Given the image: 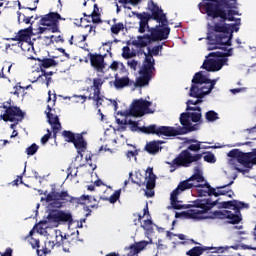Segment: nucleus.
I'll return each instance as SVG.
<instances>
[{
	"label": "nucleus",
	"instance_id": "58",
	"mask_svg": "<svg viewBox=\"0 0 256 256\" xmlns=\"http://www.w3.org/2000/svg\"><path fill=\"white\" fill-rule=\"evenodd\" d=\"M43 33H51V29L47 28V26L39 27L37 34L38 35H43Z\"/></svg>",
	"mask_w": 256,
	"mask_h": 256
},
{
	"label": "nucleus",
	"instance_id": "36",
	"mask_svg": "<svg viewBox=\"0 0 256 256\" xmlns=\"http://www.w3.org/2000/svg\"><path fill=\"white\" fill-rule=\"evenodd\" d=\"M59 223H73V216L71 213L59 211Z\"/></svg>",
	"mask_w": 256,
	"mask_h": 256
},
{
	"label": "nucleus",
	"instance_id": "30",
	"mask_svg": "<svg viewBox=\"0 0 256 256\" xmlns=\"http://www.w3.org/2000/svg\"><path fill=\"white\" fill-rule=\"evenodd\" d=\"M179 193H171L170 201L173 209L181 210V209H187L189 206L182 205V201H179L178 198Z\"/></svg>",
	"mask_w": 256,
	"mask_h": 256
},
{
	"label": "nucleus",
	"instance_id": "4",
	"mask_svg": "<svg viewBox=\"0 0 256 256\" xmlns=\"http://www.w3.org/2000/svg\"><path fill=\"white\" fill-rule=\"evenodd\" d=\"M219 208L232 209L234 213L229 210H216L213 212L214 219H228L230 225H239L243 221L241 209H249V204L238 200H230L219 203Z\"/></svg>",
	"mask_w": 256,
	"mask_h": 256
},
{
	"label": "nucleus",
	"instance_id": "54",
	"mask_svg": "<svg viewBox=\"0 0 256 256\" xmlns=\"http://www.w3.org/2000/svg\"><path fill=\"white\" fill-rule=\"evenodd\" d=\"M92 157H93V154H89V155H86L85 159L88 162L89 167H91L92 171H95L97 169V165L89 162L91 161Z\"/></svg>",
	"mask_w": 256,
	"mask_h": 256
},
{
	"label": "nucleus",
	"instance_id": "11",
	"mask_svg": "<svg viewBox=\"0 0 256 256\" xmlns=\"http://www.w3.org/2000/svg\"><path fill=\"white\" fill-rule=\"evenodd\" d=\"M147 9L148 11H151L152 14H149L147 12L135 13L137 19L140 20L139 23H142L144 25H149V20L154 19V21H157V23H159V27H161V8H159V6L155 4L153 0H149Z\"/></svg>",
	"mask_w": 256,
	"mask_h": 256
},
{
	"label": "nucleus",
	"instance_id": "21",
	"mask_svg": "<svg viewBox=\"0 0 256 256\" xmlns=\"http://www.w3.org/2000/svg\"><path fill=\"white\" fill-rule=\"evenodd\" d=\"M205 251H211V253H223V247H201L195 246L186 252L188 256H201Z\"/></svg>",
	"mask_w": 256,
	"mask_h": 256
},
{
	"label": "nucleus",
	"instance_id": "51",
	"mask_svg": "<svg viewBox=\"0 0 256 256\" xmlns=\"http://www.w3.org/2000/svg\"><path fill=\"white\" fill-rule=\"evenodd\" d=\"M52 135H53V133L51 132V130L47 129V134H45L41 138L42 145H45L49 141V138L52 137Z\"/></svg>",
	"mask_w": 256,
	"mask_h": 256
},
{
	"label": "nucleus",
	"instance_id": "9",
	"mask_svg": "<svg viewBox=\"0 0 256 256\" xmlns=\"http://www.w3.org/2000/svg\"><path fill=\"white\" fill-rule=\"evenodd\" d=\"M66 143H73L78 155L83 158V153L87 151V141L81 133H73L71 130H64L61 133Z\"/></svg>",
	"mask_w": 256,
	"mask_h": 256
},
{
	"label": "nucleus",
	"instance_id": "12",
	"mask_svg": "<svg viewBox=\"0 0 256 256\" xmlns=\"http://www.w3.org/2000/svg\"><path fill=\"white\" fill-rule=\"evenodd\" d=\"M104 83L105 79L97 77L93 79V85L86 89L87 93H90L88 95V101H94L97 108L101 107L105 101V96L101 95V89H103ZM91 89H93V93H91Z\"/></svg>",
	"mask_w": 256,
	"mask_h": 256
},
{
	"label": "nucleus",
	"instance_id": "49",
	"mask_svg": "<svg viewBox=\"0 0 256 256\" xmlns=\"http://www.w3.org/2000/svg\"><path fill=\"white\" fill-rule=\"evenodd\" d=\"M204 161H206V163H215V154L211 153V152H207L204 154Z\"/></svg>",
	"mask_w": 256,
	"mask_h": 256
},
{
	"label": "nucleus",
	"instance_id": "56",
	"mask_svg": "<svg viewBox=\"0 0 256 256\" xmlns=\"http://www.w3.org/2000/svg\"><path fill=\"white\" fill-rule=\"evenodd\" d=\"M73 97H74V99H78L77 103H79V101H80V103H85V101H87V99H89V96H85V95H74Z\"/></svg>",
	"mask_w": 256,
	"mask_h": 256
},
{
	"label": "nucleus",
	"instance_id": "5",
	"mask_svg": "<svg viewBox=\"0 0 256 256\" xmlns=\"http://www.w3.org/2000/svg\"><path fill=\"white\" fill-rule=\"evenodd\" d=\"M219 197L220 195H227L226 193H208V198L198 199L196 200L195 206L201 210L191 209L184 212H176L175 217L179 219L184 217V219H195L197 221H201L203 219H207L203 215V213H207V211H211L215 207V205H219V200H213L211 197Z\"/></svg>",
	"mask_w": 256,
	"mask_h": 256
},
{
	"label": "nucleus",
	"instance_id": "7",
	"mask_svg": "<svg viewBox=\"0 0 256 256\" xmlns=\"http://www.w3.org/2000/svg\"><path fill=\"white\" fill-rule=\"evenodd\" d=\"M203 166L198 164L194 167V174L186 181L181 182L173 193H181L187 191V189H193L195 187L198 193H215V188H211L208 183H203Z\"/></svg>",
	"mask_w": 256,
	"mask_h": 256
},
{
	"label": "nucleus",
	"instance_id": "29",
	"mask_svg": "<svg viewBox=\"0 0 256 256\" xmlns=\"http://www.w3.org/2000/svg\"><path fill=\"white\" fill-rule=\"evenodd\" d=\"M161 145L160 140L158 141H150L145 145L144 150L149 153V155H157V153H159V149H161V147L159 146Z\"/></svg>",
	"mask_w": 256,
	"mask_h": 256
},
{
	"label": "nucleus",
	"instance_id": "14",
	"mask_svg": "<svg viewBox=\"0 0 256 256\" xmlns=\"http://www.w3.org/2000/svg\"><path fill=\"white\" fill-rule=\"evenodd\" d=\"M151 107V102L144 100V99H138L135 100L129 110H126L123 115L125 117H143L146 113H149V108Z\"/></svg>",
	"mask_w": 256,
	"mask_h": 256
},
{
	"label": "nucleus",
	"instance_id": "57",
	"mask_svg": "<svg viewBox=\"0 0 256 256\" xmlns=\"http://www.w3.org/2000/svg\"><path fill=\"white\" fill-rule=\"evenodd\" d=\"M18 3V9H24V11H37V5L33 8L31 7H25V6H21V2L20 1H17Z\"/></svg>",
	"mask_w": 256,
	"mask_h": 256
},
{
	"label": "nucleus",
	"instance_id": "26",
	"mask_svg": "<svg viewBox=\"0 0 256 256\" xmlns=\"http://www.w3.org/2000/svg\"><path fill=\"white\" fill-rule=\"evenodd\" d=\"M147 49H148V52L144 53L145 59H144L143 64L147 65V59H149L150 65H152V67H155V59H153V55L154 56L159 55V49H161V46L158 45V46H154L152 48L148 47Z\"/></svg>",
	"mask_w": 256,
	"mask_h": 256
},
{
	"label": "nucleus",
	"instance_id": "46",
	"mask_svg": "<svg viewBox=\"0 0 256 256\" xmlns=\"http://www.w3.org/2000/svg\"><path fill=\"white\" fill-rule=\"evenodd\" d=\"M37 151H39V146L35 143H33L28 148H26V154L29 156L35 155V153H37Z\"/></svg>",
	"mask_w": 256,
	"mask_h": 256
},
{
	"label": "nucleus",
	"instance_id": "20",
	"mask_svg": "<svg viewBox=\"0 0 256 256\" xmlns=\"http://www.w3.org/2000/svg\"><path fill=\"white\" fill-rule=\"evenodd\" d=\"M33 35V26H29L28 28L21 29L18 31L15 37L7 38V41H17L18 47H21L23 43H29L31 41V36Z\"/></svg>",
	"mask_w": 256,
	"mask_h": 256
},
{
	"label": "nucleus",
	"instance_id": "64",
	"mask_svg": "<svg viewBox=\"0 0 256 256\" xmlns=\"http://www.w3.org/2000/svg\"><path fill=\"white\" fill-rule=\"evenodd\" d=\"M146 28L149 29V24L139 23V33H144Z\"/></svg>",
	"mask_w": 256,
	"mask_h": 256
},
{
	"label": "nucleus",
	"instance_id": "33",
	"mask_svg": "<svg viewBox=\"0 0 256 256\" xmlns=\"http://www.w3.org/2000/svg\"><path fill=\"white\" fill-rule=\"evenodd\" d=\"M83 15L84 17H91L92 22L94 23H102L101 14L99 13V7H97V4H94V10L90 15H87L86 13H84Z\"/></svg>",
	"mask_w": 256,
	"mask_h": 256
},
{
	"label": "nucleus",
	"instance_id": "50",
	"mask_svg": "<svg viewBox=\"0 0 256 256\" xmlns=\"http://www.w3.org/2000/svg\"><path fill=\"white\" fill-rule=\"evenodd\" d=\"M54 37H55V35L44 36L43 41H44L46 47H49L50 45H53V43H55V41L53 40Z\"/></svg>",
	"mask_w": 256,
	"mask_h": 256
},
{
	"label": "nucleus",
	"instance_id": "60",
	"mask_svg": "<svg viewBox=\"0 0 256 256\" xmlns=\"http://www.w3.org/2000/svg\"><path fill=\"white\" fill-rule=\"evenodd\" d=\"M19 183H23V176L22 175L17 176V178L12 181L13 186H15V185L17 186V185H19Z\"/></svg>",
	"mask_w": 256,
	"mask_h": 256
},
{
	"label": "nucleus",
	"instance_id": "28",
	"mask_svg": "<svg viewBox=\"0 0 256 256\" xmlns=\"http://www.w3.org/2000/svg\"><path fill=\"white\" fill-rule=\"evenodd\" d=\"M140 133H144V135H158V137H161V127H157L155 124L141 126Z\"/></svg>",
	"mask_w": 256,
	"mask_h": 256
},
{
	"label": "nucleus",
	"instance_id": "47",
	"mask_svg": "<svg viewBox=\"0 0 256 256\" xmlns=\"http://www.w3.org/2000/svg\"><path fill=\"white\" fill-rule=\"evenodd\" d=\"M50 193H67V191L63 190V185L52 184Z\"/></svg>",
	"mask_w": 256,
	"mask_h": 256
},
{
	"label": "nucleus",
	"instance_id": "15",
	"mask_svg": "<svg viewBox=\"0 0 256 256\" xmlns=\"http://www.w3.org/2000/svg\"><path fill=\"white\" fill-rule=\"evenodd\" d=\"M147 64H143L142 68L139 70V77L133 83L134 87H147L149 85V81H151L153 77V71H155V67L151 64L149 59L146 60Z\"/></svg>",
	"mask_w": 256,
	"mask_h": 256
},
{
	"label": "nucleus",
	"instance_id": "8",
	"mask_svg": "<svg viewBox=\"0 0 256 256\" xmlns=\"http://www.w3.org/2000/svg\"><path fill=\"white\" fill-rule=\"evenodd\" d=\"M219 78L211 80L209 79V72H198L192 79V87L190 89V97H196L197 99L208 95L210 91H213V87L217 85Z\"/></svg>",
	"mask_w": 256,
	"mask_h": 256
},
{
	"label": "nucleus",
	"instance_id": "52",
	"mask_svg": "<svg viewBox=\"0 0 256 256\" xmlns=\"http://www.w3.org/2000/svg\"><path fill=\"white\" fill-rule=\"evenodd\" d=\"M127 65L128 67H130V69H132L133 71H137V65H139V62H137L136 60H128L127 61Z\"/></svg>",
	"mask_w": 256,
	"mask_h": 256
},
{
	"label": "nucleus",
	"instance_id": "40",
	"mask_svg": "<svg viewBox=\"0 0 256 256\" xmlns=\"http://www.w3.org/2000/svg\"><path fill=\"white\" fill-rule=\"evenodd\" d=\"M136 53L135 52H131V48H129V46H124L122 48V57L123 59H132V57H136Z\"/></svg>",
	"mask_w": 256,
	"mask_h": 256
},
{
	"label": "nucleus",
	"instance_id": "16",
	"mask_svg": "<svg viewBox=\"0 0 256 256\" xmlns=\"http://www.w3.org/2000/svg\"><path fill=\"white\" fill-rule=\"evenodd\" d=\"M199 159H201V154L193 155L189 153V150H184L173 160V168L170 171L173 173L175 167H189L191 163H195V161H199Z\"/></svg>",
	"mask_w": 256,
	"mask_h": 256
},
{
	"label": "nucleus",
	"instance_id": "25",
	"mask_svg": "<svg viewBox=\"0 0 256 256\" xmlns=\"http://www.w3.org/2000/svg\"><path fill=\"white\" fill-rule=\"evenodd\" d=\"M169 33H171V28L169 27V21L167 16L161 13V41L169 38Z\"/></svg>",
	"mask_w": 256,
	"mask_h": 256
},
{
	"label": "nucleus",
	"instance_id": "45",
	"mask_svg": "<svg viewBox=\"0 0 256 256\" xmlns=\"http://www.w3.org/2000/svg\"><path fill=\"white\" fill-rule=\"evenodd\" d=\"M135 177L137 180L133 179V172L129 173V179H131L132 183H136V185H145V181H142L141 179H139V177H141V173L136 172Z\"/></svg>",
	"mask_w": 256,
	"mask_h": 256
},
{
	"label": "nucleus",
	"instance_id": "37",
	"mask_svg": "<svg viewBox=\"0 0 256 256\" xmlns=\"http://www.w3.org/2000/svg\"><path fill=\"white\" fill-rule=\"evenodd\" d=\"M37 81H40L42 82V85L49 87V85H51L52 78L51 76H47V72L45 70H42V74L38 76Z\"/></svg>",
	"mask_w": 256,
	"mask_h": 256
},
{
	"label": "nucleus",
	"instance_id": "41",
	"mask_svg": "<svg viewBox=\"0 0 256 256\" xmlns=\"http://www.w3.org/2000/svg\"><path fill=\"white\" fill-rule=\"evenodd\" d=\"M47 219L49 223H59V211L52 210L49 212Z\"/></svg>",
	"mask_w": 256,
	"mask_h": 256
},
{
	"label": "nucleus",
	"instance_id": "18",
	"mask_svg": "<svg viewBox=\"0 0 256 256\" xmlns=\"http://www.w3.org/2000/svg\"><path fill=\"white\" fill-rule=\"evenodd\" d=\"M88 57L90 59L91 67H93L97 73H105V67H107L105 57H107V55L89 52Z\"/></svg>",
	"mask_w": 256,
	"mask_h": 256
},
{
	"label": "nucleus",
	"instance_id": "17",
	"mask_svg": "<svg viewBox=\"0 0 256 256\" xmlns=\"http://www.w3.org/2000/svg\"><path fill=\"white\" fill-rule=\"evenodd\" d=\"M157 41H161V28H151L150 35L138 36V40L132 41V45H135V47H147V45Z\"/></svg>",
	"mask_w": 256,
	"mask_h": 256
},
{
	"label": "nucleus",
	"instance_id": "1",
	"mask_svg": "<svg viewBox=\"0 0 256 256\" xmlns=\"http://www.w3.org/2000/svg\"><path fill=\"white\" fill-rule=\"evenodd\" d=\"M237 0H203L199 4L201 13H207L208 21H213L214 25L208 24V51L219 49L217 55L207 59L203 65H227V57L233 55L231 49V39L233 32L239 31L241 19H237L235 24H226L225 21H235L233 15H237L235 10Z\"/></svg>",
	"mask_w": 256,
	"mask_h": 256
},
{
	"label": "nucleus",
	"instance_id": "31",
	"mask_svg": "<svg viewBox=\"0 0 256 256\" xmlns=\"http://www.w3.org/2000/svg\"><path fill=\"white\" fill-rule=\"evenodd\" d=\"M185 145H187V149L189 151H200L201 149V142L193 139H184Z\"/></svg>",
	"mask_w": 256,
	"mask_h": 256
},
{
	"label": "nucleus",
	"instance_id": "48",
	"mask_svg": "<svg viewBox=\"0 0 256 256\" xmlns=\"http://www.w3.org/2000/svg\"><path fill=\"white\" fill-rule=\"evenodd\" d=\"M207 121H217L219 119L218 114L215 111H209L206 113Z\"/></svg>",
	"mask_w": 256,
	"mask_h": 256
},
{
	"label": "nucleus",
	"instance_id": "43",
	"mask_svg": "<svg viewBox=\"0 0 256 256\" xmlns=\"http://www.w3.org/2000/svg\"><path fill=\"white\" fill-rule=\"evenodd\" d=\"M36 253L38 256L49 255V253H51V250L47 248V242H45L43 246H40L39 248H37Z\"/></svg>",
	"mask_w": 256,
	"mask_h": 256
},
{
	"label": "nucleus",
	"instance_id": "32",
	"mask_svg": "<svg viewBox=\"0 0 256 256\" xmlns=\"http://www.w3.org/2000/svg\"><path fill=\"white\" fill-rule=\"evenodd\" d=\"M147 245H149V242L140 241V242H137L136 244H132L130 246V249L131 251H133V255H137V253H141V251H143V249H145Z\"/></svg>",
	"mask_w": 256,
	"mask_h": 256
},
{
	"label": "nucleus",
	"instance_id": "3",
	"mask_svg": "<svg viewBox=\"0 0 256 256\" xmlns=\"http://www.w3.org/2000/svg\"><path fill=\"white\" fill-rule=\"evenodd\" d=\"M42 203H47L48 207L54 209H61L67 203H79L80 205H88L90 209L99 207V202L93 196L82 195L80 198L72 197L69 193H48L45 197L41 198Z\"/></svg>",
	"mask_w": 256,
	"mask_h": 256
},
{
	"label": "nucleus",
	"instance_id": "61",
	"mask_svg": "<svg viewBox=\"0 0 256 256\" xmlns=\"http://www.w3.org/2000/svg\"><path fill=\"white\" fill-rule=\"evenodd\" d=\"M0 256H13V249L7 248L4 253L0 252Z\"/></svg>",
	"mask_w": 256,
	"mask_h": 256
},
{
	"label": "nucleus",
	"instance_id": "62",
	"mask_svg": "<svg viewBox=\"0 0 256 256\" xmlns=\"http://www.w3.org/2000/svg\"><path fill=\"white\" fill-rule=\"evenodd\" d=\"M110 69L112 71H117L119 69V62L117 61H113L111 64H110Z\"/></svg>",
	"mask_w": 256,
	"mask_h": 256
},
{
	"label": "nucleus",
	"instance_id": "55",
	"mask_svg": "<svg viewBox=\"0 0 256 256\" xmlns=\"http://www.w3.org/2000/svg\"><path fill=\"white\" fill-rule=\"evenodd\" d=\"M119 197H121V193H114L109 197V202L117 203V201H119Z\"/></svg>",
	"mask_w": 256,
	"mask_h": 256
},
{
	"label": "nucleus",
	"instance_id": "2",
	"mask_svg": "<svg viewBox=\"0 0 256 256\" xmlns=\"http://www.w3.org/2000/svg\"><path fill=\"white\" fill-rule=\"evenodd\" d=\"M201 103V100H188L187 101V111L188 113H182L180 116V123L183 127H169L162 126L161 127V136L162 139L167 137L171 139V137H177V135H185L188 131H197L199 129V124L193 123H201V108L198 107Z\"/></svg>",
	"mask_w": 256,
	"mask_h": 256
},
{
	"label": "nucleus",
	"instance_id": "59",
	"mask_svg": "<svg viewBox=\"0 0 256 256\" xmlns=\"http://www.w3.org/2000/svg\"><path fill=\"white\" fill-rule=\"evenodd\" d=\"M40 243L39 239H33L31 242L32 249H39V247H41Z\"/></svg>",
	"mask_w": 256,
	"mask_h": 256
},
{
	"label": "nucleus",
	"instance_id": "44",
	"mask_svg": "<svg viewBox=\"0 0 256 256\" xmlns=\"http://www.w3.org/2000/svg\"><path fill=\"white\" fill-rule=\"evenodd\" d=\"M143 215L141 216V214H138L137 217L138 219H134V225H139V223H141V220L143 219V217H145V215L149 216V204L146 202V205L143 209Z\"/></svg>",
	"mask_w": 256,
	"mask_h": 256
},
{
	"label": "nucleus",
	"instance_id": "22",
	"mask_svg": "<svg viewBox=\"0 0 256 256\" xmlns=\"http://www.w3.org/2000/svg\"><path fill=\"white\" fill-rule=\"evenodd\" d=\"M146 189L147 191H149L150 193H155V191H153L155 189V181H157V176L153 173V168L148 167L146 169Z\"/></svg>",
	"mask_w": 256,
	"mask_h": 256
},
{
	"label": "nucleus",
	"instance_id": "6",
	"mask_svg": "<svg viewBox=\"0 0 256 256\" xmlns=\"http://www.w3.org/2000/svg\"><path fill=\"white\" fill-rule=\"evenodd\" d=\"M228 165L230 169H235L239 173H247L246 169H252L256 165V150L245 153L239 149L228 152Z\"/></svg>",
	"mask_w": 256,
	"mask_h": 256
},
{
	"label": "nucleus",
	"instance_id": "34",
	"mask_svg": "<svg viewBox=\"0 0 256 256\" xmlns=\"http://www.w3.org/2000/svg\"><path fill=\"white\" fill-rule=\"evenodd\" d=\"M18 16V23H25L26 25L30 24V27H33V22H31V19H33V15L27 16L25 13L17 12Z\"/></svg>",
	"mask_w": 256,
	"mask_h": 256
},
{
	"label": "nucleus",
	"instance_id": "35",
	"mask_svg": "<svg viewBox=\"0 0 256 256\" xmlns=\"http://www.w3.org/2000/svg\"><path fill=\"white\" fill-rule=\"evenodd\" d=\"M29 87H31V85L23 87V86H21V83H17L13 87V91L11 93H12V95H16V97H19L20 95H25V91H27V89H29Z\"/></svg>",
	"mask_w": 256,
	"mask_h": 256
},
{
	"label": "nucleus",
	"instance_id": "24",
	"mask_svg": "<svg viewBox=\"0 0 256 256\" xmlns=\"http://www.w3.org/2000/svg\"><path fill=\"white\" fill-rule=\"evenodd\" d=\"M114 87L115 89H124V87H131L133 85V81L129 79L127 76L119 77V74H115L114 76Z\"/></svg>",
	"mask_w": 256,
	"mask_h": 256
},
{
	"label": "nucleus",
	"instance_id": "27",
	"mask_svg": "<svg viewBox=\"0 0 256 256\" xmlns=\"http://www.w3.org/2000/svg\"><path fill=\"white\" fill-rule=\"evenodd\" d=\"M117 123L118 125H128L132 133H141V126H139V122L137 121L125 118L124 120L117 119Z\"/></svg>",
	"mask_w": 256,
	"mask_h": 256
},
{
	"label": "nucleus",
	"instance_id": "38",
	"mask_svg": "<svg viewBox=\"0 0 256 256\" xmlns=\"http://www.w3.org/2000/svg\"><path fill=\"white\" fill-rule=\"evenodd\" d=\"M125 29V24L123 22L116 23L111 26L110 31L113 33V35H119L121 31H124Z\"/></svg>",
	"mask_w": 256,
	"mask_h": 256
},
{
	"label": "nucleus",
	"instance_id": "19",
	"mask_svg": "<svg viewBox=\"0 0 256 256\" xmlns=\"http://www.w3.org/2000/svg\"><path fill=\"white\" fill-rule=\"evenodd\" d=\"M51 111H53L51 105H47V110L45 111L46 117L53 132L52 137L53 139H57V134L61 131V122L59 121V116L54 115Z\"/></svg>",
	"mask_w": 256,
	"mask_h": 256
},
{
	"label": "nucleus",
	"instance_id": "10",
	"mask_svg": "<svg viewBox=\"0 0 256 256\" xmlns=\"http://www.w3.org/2000/svg\"><path fill=\"white\" fill-rule=\"evenodd\" d=\"M0 109H5V113L0 116L2 121H10V123H19L25 119V112L17 106H11V103L4 102Z\"/></svg>",
	"mask_w": 256,
	"mask_h": 256
},
{
	"label": "nucleus",
	"instance_id": "23",
	"mask_svg": "<svg viewBox=\"0 0 256 256\" xmlns=\"http://www.w3.org/2000/svg\"><path fill=\"white\" fill-rule=\"evenodd\" d=\"M33 61L39 62V67L41 70V73L45 71V69H50V67H57L59 65V62L55 61V58H35L32 57Z\"/></svg>",
	"mask_w": 256,
	"mask_h": 256
},
{
	"label": "nucleus",
	"instance_id": "13",
	"mask_svg": "<svg viewBox=\"0 0 256 256\" xmlns=\"http://www.w3.org/2000/svg\"><path fill=\"white\" fill-rule=\"evenodd\" d=\"M59 21H65V18L61 17L58 12H50L44 16H41L39 25L50 29V33H61L59 29Z\"/></svg>",
	"mask_w": 256,
	"mask_h": 256
},
{
	"label": "nucleus",
	"instance_id": "53",
	"mask_svg": "<svg viewBox=\"0 0 256 256\" xmlns=\"http://www.w3.org/2000/svg\"><path fill=\"white\" fill-rule=\"evenodd\" d=\"M94 185H95V187H105L106 189L104 190V193L107 191V189H110V191H113V189H111V187H108L107 185H105L103 183V181H101L100 179L96 180L94 182Z\"/></svg>",
	"mask_w": 256,
	"mask_h": 256
},
{
	"label": "nucleus",
	"instance_id": "42",
	"mask_svg": "<svg viewBox=\"0 0 256 256\" xmlns=\"http://www.w3.org/2000/svg\"><path fill=\"white\" fill-rule=\"evenodd\" d=\"M48 247H51V249H53V247H61L63 245V235L60 236H56V241H48Z\"/></svg>",
	"mask_w": 256,
	"mask_h": 256
},
{
	"label": "nucleus",
	"instance_id": "39",
	"mask_svg": "<svg viewBox=\"0 0 256 256\" xmlns=\"http://www.w3.org/2000/svg\"><path fill=\"white\" fill-rule=\"evenodd\" d=\"M146 215H147V219L143 221V224H141V227H143L145 231H153V221L151 220V215L150 214H146Z\"/></svg>",
	"mask_w": 256,
	"mask_h": 256
},
{
	"label": "nucleus",
	"instance_id": "63",
	"mask_svg": "<svg viewBox=\"0 0 256 256\" xmlns=\"http://www.w3.org/2000/svg\"><path fill=\"white\" fill-rule=\"evenodd\" d=\"M53 39H54L53 41H55V43H65V39L61 35L54 36Z\"/></svg>",
	"mask_w": 256,
	"mask_h": 256
}]
</instances>
